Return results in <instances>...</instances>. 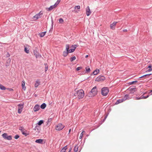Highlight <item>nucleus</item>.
Returning <instances> with one entry per match:
<instances>
[{
  "instance_id": "b1692460",
  "label": "nucleus",
  "mask_w": 152,
  "mask_h": 152,
  "mask_svg": "<svg viewBox=\"0 0 152 152\" xmlns=\"http://www.w3.org/2000/svg\"><path fill=\"white\" fill-rule=\"evenodd\" d=\"M34 54L36 58H38L40 56L39 53L37 51L34 52Z\"/></svg>"
},
{
  "instance_id": "8fccbe9b",
  "label": "nucleus",
  "mask_w": 152,
  "mask_h": 152,
  "mask_svg": "<svg viewBox=\"0 0 152 152\" xmlns=\"http://www.w3.org/2000/svg\"><path fill=\"white\" fill-rule=\"evenodd\" d=\"M152 92V90L150 91L149 93H151ZM151 95H152V93L151 94Z\"/></svg>"
},
{
  "instance_id": "39448f33",
  "label": "nucleus",
  "mask_w": 152,
  "mask_h": 152,
  "mask_svg": "<svg viewBox=\"0 0 152 152\" xmlns=\"http://www.w3.org/2000/svg\"><path fill=\"white\" fill-rule=\"evenodd\" d=\"M65 127V126L61 123H59L56 126L55 129L57 131L62 130Z\"/></svg>"
},
{
  "instance_id": "423d86ee",
  "label": "nucleus",
  "mask_w": 152,
  "mask_h": 152,
  "mask_svg": "<svg viewBox=\"0 0 152 152\" xmlns=\"http://www.w3.org/2000/svg\"><path fill=\"white\" fill-rule=\"evenodd\" d=\"M2 137L4 139L8 140H11L12 139V136L11 135H8L6 133H4L2 135Z\"/></svg>"
},
{
  "instance_id": "f8f14e48",
  "label": "nucleus",
  "mask_w": 152,
  "mask_h": 152,
  "mask_svg": "<svg viewBox=\"0 0 152 152\" xmlns=\"http://www.w3.org/2000/svg\"><path fill=\"white\" fill-rule=\"evenodd\" d=\"M117 23V22H114L110 25V27L112 29L114 30L115 28V26Z\"/></svg>"
},
{
  "instance_id": "7c9ffc66",
  "label": "nucleus",
  "mask_w": 152,
  "mask_h": 152,
  "mask_svg": "<svg viewBox=\"0 0 152 152\" xmlns=\"http://www.w3.org/2000/svg\"><path fill=\"white\" fill-rule=\"evenodd\" d=\"M0 89L2 90H5L6 88L3 86L2 85H0Z\"/></svg>"
},
{
  "instance_id": "c85d7f7f",
  "label": "nucleus",
  "mask_w": 152,
  "mask_h": 152,
  "mask_svg": "<svg viewBox=\"0 0 152 152\" xmlns=\"http://www.w3.org/2000/svg\"><path fill=\"white\" fill-rule=\"evenodd\" d=\"M46 107V105L45 103H43L40 106L41 108L44 109Z\"/></svg>"
},
{
  "instance_id": "9d476101",
  "label": "nucleus",
  "mask_w": 152,
  "mask_h": 152,
  "mask_svg": "<svg viewBox=\"0 0 152 152\" xmlns=\"http://www.w3.org/2000/svg\"><path fill=\"white\" fill-rule=\"evenodd\" d=\"M24 51L27 53H29V46L28 45L26 46H24Z\"/></svg>"
},
{
  "instance_id": "49530a36",
  "label": "nucleus",
  "mask_w": 152,
  "mask_h": 152,
  "mask_svg": "<svg viewBox=\"0 0 152 152\" xmlns=\"http://www.w3.org/2000/svg\"><path fill=\"white\" fill-rule=\"evenodd\" d=\"M48 69V67H47L45 68V71H46Z\"/></svg>"
},
{
  "instance_id": "ddd939ff",
  "label": "nucleus",
  "mask_w": 152,
  "mask_h": 152,
  "mask_svg": "<svg viewBox=\"0 0 152 152\" xmlns=\"http://www.w3.org/2000/svg\"><path fill=\"white\" fill-rule=\"evenodd\" d=\"M128 90L129 91L130 93H133L136 91V89L135 88H129Z\"/></svg>"
},
{
  "instance_id": "a211bd4d",
  "label": "nucleus",
  "mask_w": 152,
  "mask_h": 152,
  "mask_svg": "<svg viewBox=\"0 0 152 152\" xmlns=\"http://www.w3.org/2000/svg\"><path fill=\"white\" fill-rule=\"evenodd\" d=\"M11 62V59L10 58H8L7 60L6 64V66H9Z\"/></svg>"
},
{
  "instance_id": "4468645a",
  "label": "nucleus",
  "mask_w": 152,
  "mask_h": 152,
  "mask_svg": "<svg viewBox=\"0 0 152 152\" xmlns=\"http://www.w3.org/2000/svg\"><path fill=\"white\" fill-rule=\"evenodd\" d=\"M147 70L146 71V72H151L152 71V65L151 64L149 65L146 68Z\"/></svg>"
},
{
  "instance_id": "6e6552de",
  "label": "nucleus",
  "mask_w": 152,
  "mask_h": 152,
  "mask_svg": "<svg viewBox=\"0 0 152 152\" xmlns=\"http://www.w3.org/2000/svg\"><path fill=\"white\" fill-rule=\"evenodd\" d=\"M42 15L43 13L41 11L39 12V13L36 14L35 15H34L33 17V18L35 20H37L39 18H41Z\"/></svg>"
},
{
  "instance_id": "412c9836",
  "label": "nucleus",
  "mask_w": 152,
  "mask_h": 152,
  "mask_svg": "<svg viewBox=\"0 0 152 152\" xmlns=\"http://www.w3.org/2000/svg\"><path fill=\"white\" fill-rule=\"evenodd\" d=\"M99 72V69H96V70H95L93 72V73L94 75H96L98 74Z\"/></svg>"
},
{
  "instance_id": "a18cd8bd",
  "label": "nucleus",
  "mask_w": 152,
  "mask_h": 152,
  "mask_svg": "<svg viewBox=\"0 0 152 152\" xmlns=\"http://www.w3.org/2000/svg\"><path fill=\"white\" fill-rule=\"evenodd\" d=\"M10 91H13V90L12 88H8L7 89Z\"/></svg>"
},
{
  "instance_id": "4c0bfd02",
  "label": "nucleus",
  "mask_w": 152,
  "mask_h": 152,
  "mask_svg": "<svg viewBox=\"0 0 152 152\" xmlns=\"http://www.w3.org/2000/svg\"><path fill=\"white\" fill-rule=\"evenodd\" d=\"M59 21L60 23H62L64 22V21L63 19L62 18H60L59 19Z\"/></svg>"
},
{
  "instance_id": "5701e85b",
  "label": "nucleus",
  "mask_w": 152,
  "mask_h": 152,
  "mask_svg": "<svg viewBox=\"0 0 152 152\" xmlns=\"http://www.w3.org/2000/svg\"><path fill=\"white\" fill-rule=\"evenodd\" d=\"M124 100L123 99H119L117 100L115 103V104H117L119 103H121L123 102Z\"/></svg>"
},
{
  "instance_id": "7ed1b4c3",
  "label": "nucleus",
  "mask_w": 152,
  "mask_h": 152,
  "mask_svg": "<svg viewBox=\"0 0 152 152\" xmlns=\"http://www.w3.org/2000/svg\"><path fill=\"white\" fill-rule=\"evenodd\" d=\"M60 2V1H57L54 5L50 6L49 8H46V10L49 11H51L53 9L56 7Z\"/></svg>"
},
{
  "instance_id": "a878e982",
  "label": "nucleus",
  "mask_w": 152,
  "mask_h": 152,
  "mask_svg": "<svg viewBox=\"0 0 152 152\" xmlns=\"http://www.w3.org/2000/svg\"><path fill=\"white\" fill-rule=\"evenodd\" d=\"M46 32L45 31L39 34V36L40 37H43L46 34Z\"/></svg>"
},
{
  "instance_id": "9b49d317",
  "label": "nucleus",
  "mask_w": 152,
  "mask_h": 152,
  "mask_svg": "<svg viewBox=\"0 0 152 152\" xmlns=\"http://www.w3.org/2000/svg\"><path fill=\"white\" fill-rule=\"evenodd\" d=\"M91 13L89 6H88L86 10V14L87 16H89Z\"/></svg>"
},
{
  "instance_id": "79ce46f5",
  "label": "nucleus",
  "mask_w": 152,
  "mask_h": 152,
  "mask_svg": "<svg viewBox=\"0 0 152 152\" xmlns=\"http://www.w3.org/2000/svg\"><path fill=\"white\" fill-rule=\"evenodd\" d=\"M80 6H76L75 7V9H80Z\"/></svg>"
},
{
  "instance_id": "4be33fe9",
  "label": "nucleus",
  "mask_w": 152,
  "mask_h": 152,
  "mask_svg": "<svg viewBox=\"0 0 152 152\" xmlns=\"http://www.w3.org/2000/svg\"><path fill=\"white\" fill-rule=\"evenodd\" d=\"M43 141V140L42 139H39L35 141V142L39 143H42Z\"/></svg>"
},
{
  "instance_id": "c756f323",
  "label": "nucleus",
  "mask_w": 152,
  "mask_h": 152,
  "mask_svg": "<svg viewBox=\"0 0 152 152\" xmlns=\"http://www.w3.org/2000/svg\"><path fill=\"white\" fill-rule=\"evenodd\" d=\"M69 45L68 44H67L66 45V51L69 52Z\"/></svg>"
},
{
  "instance_id": "393cba45",
  "label": "nucleus",
  "mask_w": 152,
  "mask_h": 152,
  "mask_svg": "<svg viewBox=\"0 0 152 152\" xmlns=\"http://www.w3.org/2000/svg\"><path fill=\"white\" fill-rule=\"evenodd\" d=\"M69 53L68 51H64L63 52V55L64 56H66Z\"/></svg>"
},
{
  "instance_id": "bb28decb",
  "label": "nucleus",
  "mask_w": 152,
  "mask_h": 152,
  "mask_svg": "<svg viewBox=\"0 0 152 152\" xmlns=\"http://www.w3.org/2000/svg\"><path fill=\"white\" fill-rule=\"evenodd\" d=\"M67 148L66 146H65L63 148L61 151V152H65Z\"/></svg>"
},
{
  "instance_id": "f704fd0d",
  "label": "nucleus",
  "mask_w": 152,
  "mask_h": 152,
  "mask_svg": "<svg viewBox=\"0 0 152 152\" xmlns=\"http://www.w3.org/2000/svg\"><path fill=\"white\" fill-rule=\"evenodd\" d=\"M85 133V131H83V132L80 134V136L79 137L80 139H81L83 137V134L84 133Z\"/></svg>"
},
{
  "instance_id": "f03ea898",
  "label": "nucleus",
  "mask_w": 152,
  "mask_h": 152,
  "mask_svg": "<svg viewBox=\"0 0 152 152\" xmlns=\"http://www.w3.org/2000/svg\"><path fill=\"white\" fill-rule=\"evenodd\" d=\"M97 93V90L96 86L94 87L91 90V91L88 93L87 96L89 97H92L94 96Z\"/></svg>"
},
{
  "instance_id": "f3484780",
  "label": "nucleus",
  "mask_w": 152,
  "mask_h": 152,
  "mask_svg": "<svg viewBox=\"0 0 152 152\" xmlns=\"http://www.w3.org/2000/svg\"><path fill=\"white\" fill-rule=\"evenodd\" d=\"M40 84V82L39 80H37L36 81L35 83L34 86L35 88L37 87Z\"/></svg>"
},
{
  "instance_id": "473e14b6",
  "label": "nucleus",
  "mask_w": 152,
  "mask_h": 152,
  "mask_svg": "<svg viewBox=\"0 0 152 152\" xmlns=\"http://www.w3.org/2000/svg\"><path fill=\"white\" fill-rule=\"evenodd\" d=\"M76 59V58L75 56H74L71 57L70 58V60L71 62H72L73 61L75 60Z\"/></svg>"
},
{
  "instance_id": "dca6fc26",
  "label": "nucleus",
  "mask_w": 152,
  "mask_h": 152,
  "mask_svg": "<svg viewBox=\"0 0 152 152\" xmlns=\"http://www.w3.org/2000/svg\"><path fill=\"white\" fill-rule=\"evenodd\" d=\"M21 86L22 89L24 91L26 90V88L25 86V82L24 81H22Z\"/></svg>"
},
{
  "instance_id": "f257e3e1",
  "label": "nucleus",
  "mask_w": 152,
  "mask_h": 152,
  "mask_svg": "<svg viewBox=\"0 0 152 152\" xmlns=\"http://www.w3.org/2000/svg\"><path fill=\"white\" fill-rule=\"evenodd\" d=\"M75 96L79 99H80L84 97L85 94L84 91L83 89H80L75 91L74 94Z\"/></svg>"
},
{
  "instance_id": "3c124183",
  "label": "nucleus",
  "mask_w": 152,
  "mask_h": 152,
  "mask_svg": "<svg viewBox=\"0 0 152 152\" xmlns=\"http://www.w3.org/2000/svg\"><path fill=\"white\" fill-rule=\"evenodd\" d=\"M71 149H70V150H69V152H71Z\"/></svg>"
},
{
  "instance_id": "603ef678",
  "label": "nucleus",
  "mask_w": 152,
  "mask_h": 152,
  "mask_svg": "<svg viewBox=\"0 0 152 152\" xmlns=\"http://www.w3.org/2000/svg\"><path fill=\"white\" fill-rule=\"evenodd\" d=\"M71 129H70L69 131V132L70 133L71 132Z\"/></svg>"
},
{
  "instance_id": "0eeeda50",
  "label": "nucleus",
  "mask_w": 152,
  "mask_h": 152,
  "mask_svg": "<svg viewBox=\"0 0 152 152\" xmlns=\"http://www.w3.org/2000/svg\"><path fill=\"white\" fill-rule=\"evenodd\" d=\"M105 79V77L103 76H99L97 77L95 79V81L97 82H102Z\"/></svg>"
},
{
  "instance_id": "a19ab883",
  "label": "nucleus",
  "mask_w": 152,
  "mask_h": 152,
  "mask_svg": "<svg viewBox=\"0 0 152 152\" xmlns=\"http://www.w3.org/2000/svg\"><path fill=\"white\" fill-rule=\"evenodd\" d=\"M82 69V67L81 66L78 67H77L76 69V71H79L81 69Z\"/></svg>"
},
{
  "instance_id": "cd10ccee",
  "label": "nucleus",
  "mask_w": 152,
  "mask_h": 152,
  "mask_svg": "<svg viewBox=\"0 0 152 152\" xmlns=\"http://www.w3.org/2000/svg\"><path fill=\"white\" fill-rule=\"evenodd\" d=\"M78 146L77 145L75 146L74 148V150L75 152H77L78 151Z\"/></svg>"
},
{
  "instance_id": "6ab92c4d",
  "label": "nucleus",
  "mask_w": 152,
  "mask_h": 152,
  "mask_svg": "<svg viewBox=\"0 0 152 152\" xmlns=\"http://www.w3.org/2000/svg\"><path fill=\"white\" fill-rule=\"evenodd\" d=\"M149 97V95H148L146 97L144 96L143 95H142L140 97L138 98V97H136V99L137 100L140 99H146L148 97Z\"/></svg>"
},
{
  "instance_id": "58836bf2",
  "label": "nucleus",
  "mask_w": 152,
  "mask_h": 152,
  "mask_svg": "<svg viewBox=\"0 0 152 152\" xmlns=\"http://www.w3.org/2000/svg\"><path fill=\"white\" fill-rule=\"evenodd\" d=\"M75 50L74 49L72 48V49H71L69 50L68 52L69 53H72V52H74V51Z\"/></svg>"
},
{
  "instance_id": "20e7f679",
  "label": "nucleus",
  "mask_w": 152,
  "mask_h": 152,
  "mask_svg": "<svg viewBox=\"0 0 152 152\" xmlns=\"http://www.w3.org/2000/svg\"><path fill=\"white\" fill-rule=\"evenodd\" d=\"M109 91V90L107 88H103L101 90V94L104 96H106L107 94Z\"/></svg>"
},
{
  "instance_id": "37998d69",
  "label": "nucleus",
  "mask_w": 152,
  "mask_h": 152,
  "mask_svg": "<svg viewBox=\"0 0 152 152\" xmlns=\"http://www.w3.org/2000/svg\"><path fill=\"white\" fill-rule=\"evenodd\" d=\"M19 137V136L18 135H16L15 137H14V138L15 139H18Z\"/></svg>"
},
{
  "instance_id": "c03bdc74",
  "label": "nucleus",
  "mask_w": 152,
  "mask_h": 152,
  "mask_svg": "<svg viewBox=\"0 0 152 152\" xmlns=\"http://www.w3.org/2000/svg\"><path fill=\"white\" fill-rule=\"evenodd\" d=\"M51 118L49 119L47 121V124H48L49 123L51 122Z\"/></svg>"
},
{
  "instance_id": "aec40b11",
  "label": "nucleus",
  "mask_w": 152,
  "mask_h": 152,
  "mask_svg": "<svg viewBox=\"0 0 152 152\" xmlns=\"http://www.w3.org/2000/svg\"><path fill=\"white\" fill-rule=\"evenodd\" d=\"M19 130H20L21 132H22V133L23 135H25L26 136H27L28 134H26L24 131V129L23 128H19Z\"/></svg>"
},
{
  "instance_id": "de8ad7c7",
  "label": "nucleus",
  "mask_w": 152,
  "mask_h": 152,
  "mask_svg": "<svg viewBox=\"0 0 152 152\" xmlns=\"http://www.w3.org/2000/svg\"><path fill=\"white\" fill-rule=\"evenodd\" d=\"M123 31L124 32H126L127 31V30L126 29H125V30H123Z\"/></svg>"
},
{
  "instance_id": "09e8293b",
  "label": "nucleus",
  "mask_w": 152,
  "mask_h": 152,
  "mask_svg": "<svg viewBox=\"0 0 152 152\" xmlns=\"http://www.w3.org/2000/svg\"><path fill=\"white\" fill-rule=\"evenodd\" d=\"M88 55H87L85 56L86 58H88Z\"/></svg>"
},
{
  "instance_id": "72a5a7b5",
  "label": "nucleus",
  "mask_w": 152,
  "mask_h": 152,
  "mask_svg": "<svg viewBox=\"0 0 152 152\" xmlns=\"http://www.w3.org/2000/svg\"><path fill=\"white\" fill-rule=\"evenodd\" d=\"M86 71L88 72H90L91 70L89 66H87L86 68Z\"/></svg>"
},
{
  "instance_id": "1a4fd4ad",
  "label": "nucleus",
  "mask_w": 152,
  "mask_h": 152,
  "mask_svg": "<svg viewBox=\"0 0 152 152\" xmlns=\"http://www.w3.org/2000/svg\"><path fill=\"white\" fill-rule=\"evenodd\" d=\"M18 113L20 114L22 111L23 109V104H18Z\"/></svg>"
},
{
  "instance_id": "e433bc0d",
  "label": "nucleus",
  "mask_w": 152,
  "mask_h": 152,
  "mask_svg": "<svg viewBox=\"0 0 152 152\" xmlns=\"http://www.w3.org/2000/svg\"><path fill=\"white\" fill-rule=\"evenodd\" d=\"M137 81H132V82H129L128 83L129 84V85H132L134 83H137Z\"/></svg>"
},
{
  "instance_id": "c9c22d12",
  "label": "nucleus",
  "mask_w": 152,
  "mask_h": 152,
  "mask_svg": "<svg viewBox=\"0 0 152 152\" xmlns=\"http://www.w3.org/2000/svg\"><path fill=\"white\" fill-rule=\"evenodd\" d=\"M151 75V74H146V75H143L140 78H142V77H148L149 76H150V75Z\"/></svg>"
},
{
  "instance_id": "ea45409f",
  "label": "nucleus",
  "mask_w": 152,
  "mask_h": 152,
  "mask_svg": "<svg viewBox=\"0 0 152 152\" xmlns=\"http://www.w3.org/2000/svg\"><path fill=\"white\" fill-rule=\"evenodd\" d=\"M77 47V46L76 45H72V46H71V47L72 48L74 49H75V48H76V47Z\"/></svg>"
},
{
  "instance_id": "2eb2a0df",
  "label": "nucleus",
  "mask_w": 152,
  "mask_h": 152,
  "mask_svg": "<svg viewBox=\"0 0 152 152\" xmlns=\"http://www.w3.org/2000/svg\"><path fill=\"white\" fill-rule=\"evenodd\" d=\"M40 107L39 105L38 104H36L34 106L33 108V110L34 112H37L38 111Z\"/></svg>"
},
{
  "instance_id": "2f4dec72",
  "label": "nucleus",
  "mask_w": 152,
  "mask_h": 152,
  "mask_svg": "<svg viewBox=\"0 0 152 152\" xmlns=\"http://www.w3.org/2000/svg\"><path fill=\"white\" fill-rule=\"evenodd\" d=\"M44 123V121L43 120H40L37 123L38 124L39 126H40Z\"/></svg>"
}]
</instances>
